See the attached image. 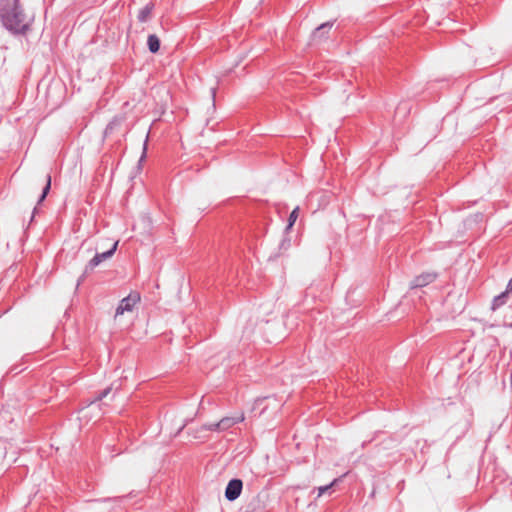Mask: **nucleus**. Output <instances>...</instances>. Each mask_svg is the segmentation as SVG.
<instances>
[{"mask_svg": "<svg viewBox=\"0 0 512 512\" xmlns=\"http://www.w3.org/2000/svg\"><path fill=\"white\" fill-rule=\"evenodd\" d=\"M111 388H107L103 393L102 395L98 398V400H100L102 397L106 396L109 392H110Z\"/></svg>", "mask_w": 512, "mask_h": 512, "instance_id": "17", "label": "nucleus"}, {"mask_svg": "<svg viewBox=\"0 0 512 512\" xmlns=\"http://www.w3.org/2000/svg\"><path fill=\"white\" fill-rule=\"evenodd\" d=\"M437 275L433 272H425L417 277L410 284V288H419L424 287L430 283H432L436 279Z\"/></svg>", "mask_w": 512, "mask_h": 512, "instance_id": "5", "label": "nucleus"}, {"mask_svg": "<svg viewBox=\"0 0 512 512\" xmlns=\"http://www.w3.org/2000/svg\"><path fill=\"white\" fill-rule=\"evenodd\" d=\"M265 505L260 495L253 497L242 509L241 512H261Z\"/></svg>", "mask_w": 512, "mask_h": 512, "instance_id": "6", "label": "nucleus"}, {"mask_svg": "<svg viewBox=\"0 0 512 512\" xmlns=\"http://www.w3.org/2000/svg\"><path fill=\"white\" fill-rule=\"evenodd\" d=\"M0 18L5 28L14 34H25L29 29L19 0H13L11 4L1 8Z\"/></svg>", "mask_w": 512, "mask_h": 512, "instance_id": "1", "label": "nucleus"}, {"mask_svg": "<svg viewBox=\"0 0 512 512\" xmlns=\"http://www.w3.org/2000/svg\"><path fill=\"white\" fill-rule=\"evenodd\" d=\"M141 296L138 292L132 291L123 298L115 311V318L122 316L126 312H132L135 306L140 302Z\"/></svg>", "mask_w": 512, "mask_h": 512, "instance_id": "3", "label": "nucleus"}, {"mask_svg": "<svg viewBox=\"0 0 512 512\" xmlns=\"http://www.w3.org/2000/svg\"><path fill=\"white\" fill-rule=\"evenodd\" d=\"M147 45L151 53H157L160 49V40L158 36L150 34L147 39Z\"/></svg>", "mask_w": 512, "mask_h": 512, "instance_id": "10", "label": "nucleus"}, {"mask_svg": "<svg viewBox=\"0 0 512 512\" xmlns=\"http://www.w3.org/2000/svg\"><path fill=\"white\" fill-rule=\"evenodd\" d=\"M339 482V479H334L329 485L321 486L317 488L318 494L317 497H321L328 489L333 487Z\"/></svg>", "mask_w": 512, "mask_h": 512, "instance_id": "14", "label": "nucleus"}, {"mask_svg": "<svg viewBox=\"0 0 512 512\" xmlns=\"http://www.w3.org/2000/svg\"><path fill=\"white\" fill-rule=\"evenodd\" d=\"M117 246H118V241H116L112 248L107 251V252H104V253H99V254H96L91 260H90V266L93 268V267H96L98 266L102 261H104L105 259L111 257L114 252L116 251L117 249Z\"/></svg>", "mask_w": 512, "mask_h": 512, "instance_id": "7", "label": "nucleus"}, {"mask_svg": "<svg viewBox=\"0 0 512 512\" xmlns=\"http://www.w3.org/2000/svg\"><path fill=\"white\" fill-rule=\"evenodd\" d=\"M46 194H42L38 199V203H41L45 199Z\"/></svg>", "mask_w": 512, "mask_h": 512, "instance_id": "18", "label": "nucleus"}, {"mask_svg": "<svg viewBox=\"0 0 512 512\" xmlns=\"http://www.w3.org/2000/svg\"><path fill=\"white\" fill-rule=\"evenodd\" d=\"M245 415L243 412H239L234 416L223 417L217 423H210L204 425V428L211 431H225L234 426L237 423L243 422Z\"/></svg>", "mask_w": 512, "mask_h": 512, "instance_id": "2", "label": "nucleus"}, {"mask_svg": "<svg viewBox=\"0 0 512 512\" xmlns=\"http://www.w3.org/2000/svg\"><path fill=\"white\" fill-rule=\"evenodd\" d=\"M212 201L206 197H202L201 195H198L195 199L192 200V204L195 209L197 210H204L206 209Z\"/></svg>", "mask_w": 512, "mask_h": 512, "instance_id": "9", "label": "nucleus"}, {"mask_svg": "<svg viewBox=\"0 0 512 512\" xmlns=\"http://www.w3.org/2000/svg\"><path fill=\"white\" fill-rule=\"evenodd\" d=\"M50 189H51V177H50V175H47V176H46V182H45V185H44V187L42 188V191H41V192H50Z\"/></svg>", "mask_w": 512, "mask_h": 512, "instance_id": "15", "label": "nucleus"}, {"mask_svg": "<svg viewBox=\"0 0 512 512\" xmlns=\"http://www.w3.org/2000/svg\"><path fill=\"white\" fill-rule=\"evenodd\" d=\"M154 9V4L152 2L147 3L142 9H140L137 19L141 23L147 22L152 14V11Z\"/></svg>", "mask_w": 512, "mask_h": 512, "instance_id": "8", "label": "nucleus"}, {"mask_svg": "<svg viewBox=\"0 0 512 512\" xmlns=\"http://www.w3.org/2000/svg\"><path fill=\"white\" fill-rule=\"evenodd\" d=\"M299 206L295 207L293 211L290 213L289 219H288V226L287 230L291 229L294 223L296 222L298 216H299Z\"/></svg>", "mask_w": 512, "mask_h": 512, "instance_id": "12", "label": "nucleus"}, {"mask_svg": "<svg viewBox=\"0 0 512 512\" xmlns=\"http://www.w3.org/2000/svg\"><path fill=\"white\" fill-rule=\"evenodd\" d=\"M242 486H243V484H242L241 480H239V479L231 480L226 487L225 497L229 501H233V500L237 499L241 494Z\"/></svg>", "mask_w": 512, "mask_h": 512, "instance_id": "4", "label": "nucleus"}, {"mask_svg": "<svg viewBox=\"0 0 512 512\" xmlns=\"http://www.w3.org/2000/svg\"><path fill=\"white\" fill-rule=\"evenodd\" d=\"M332 26H333L332 22H326V23L321 24L313 32V38L314 39L321 38L324 35V33L328 32L332 28Z\"/></svg>", "mask_w": 512, "mask_h": 512, "instance_id": "11", "label": "nucleus"}, {"mask_svg": "<svg viewBox=\"0 0 512 512\" xmlns=\"http://www.w3.org/2000/svg\"><path fill=\"white\" fill-rule=\"evenodd\" d=\"M510 292H512V279L508 282L506 291L504 293H506V295H507Z\"/></svg>", "mask_w": 512, "mask_h": 512, "instance_id": "16", "label": "nucleus"}, {"mask_svg": "<svg viewBox=\"0 0 512 512\" xmlns=\"http://www.w3.org/2000/svg\"><path fill=\"white\" fill-rule=\"evenodd\" d=\"M506 296H507L506 293H501L500 295L496 296L492 303V309L496 310L497 308L502 306L505 303L504 299Z\"/></svg>", "mask_w": 512, "mask_h": 512, "instance_id": "13", "label": "nucleus"}]
</instances>
